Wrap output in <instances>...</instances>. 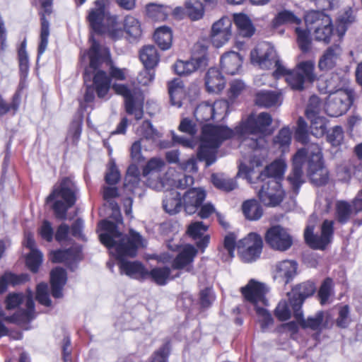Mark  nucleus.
I'll use <instances>...</instances> for the list:
<instances>
[{
  "label": "nucleus",
  "instance_id": "f257e3e1",
  "mask_svg": "<svg viewBox=\"0 0 362 362\" xmlns=\"http://www.w3.org/2000/svg\"><path fill=\"white\" fill-rule=\"evenodd\" d=\"M99 227L103 230L99 235L100 240L106 247L115 251V255L119 259V267L121 273L136 279L147 278L148 271L141 263L123 259L125 257H134L139 247L146 246V241L140 234L130 230L129 235H123L118 231L115 224L109 221H101Z\"/></svg>",
  "mask_w": 362,
  "mask_h": 362
},
{
  "label": "nucleus",
  "instance_id": "f03ea898",
  "mask_svg": "<svg viewBox=\"0 0 362 362\" xmlns=\"http://www.w3.org/2000/svg\"><path fill=\"white\" fill-rule=\"evenodd\" d=\"M91 46L88 50L89 66L85 70L84 81L86 83L93 75V86L86 85L84 101L91 103L95 98V91L100 98H104L110 88V78L101 69L104 65L109 66V74L112 78L124 81L126 79L127 70L120 69L111 64L110 51L100 46L92 37L90 38Z\"/></svg>",
  "mask_w": 362,
  "mask_h": 362
},
{
  "label": "nucleus",
  "instance_id": "7ed1b4c3",
  "mask_svg": "<svg viewBox=\"0 0 362 362\" xmlns=\"http://www.w3.org/2000/svg\"><path fill=\"white\" fill-rule=\"evenodd\" d=\"M251 62L263 69L275 67V78L285 76L286 81L293 90H301L305 81L313 82L317 76L315 73V62L313 59L299 62L294 69H287L279 59L274 47L269 42L259 43L250 53Z\"/></svg>",
  "mask_w": 362,
  "mask_h": 362
},
{
  "label": "nucleus",
  "instance_id": "20e7f679",
  "mask_svg": "<svg viewBox=\"0 0 362 362\" xmlns=\"http://www.w3.org/2000/svg\"><path fill=\"white\" fill-rule=\"evenodd\" d=\"M305 157L308 158V173L314 184L324 185L328 179L327 170L323 166L321 148L317 144H311L305 149L298 151L293 158V168L288 180L296 192L303 183L302 165Z\"/></svg>",
  "mask_w": 362,
  "mask_h": 362
},
{
  "label": "nucleus",
  "instance_id": "39448f33",
  "mask_svg": "<svg viewBox=\"0 0 362 362\" xmlns=\"http://www.w3.org/2000/svg\"><path fill=\"white\" fill-rule=\"evenodd\" d=\"M272 122V116L267 112L250 115L235 128V133L243 139V145L257 150L265 146L266 136L272 134L269 130Z\"/></svg>",
  "mask_w": 362,
  "mask_h": 362
},
{
  "label": "nucleus",
  "instance_id": "423d86ee",
  "mask_svg": "<svg viewBox=\"0 0 362 362\" xmlns=\"http://www.w3.org/2000/svg\"><path fill=\"white\" fill-rule=\"evenodd\" d=\"M235 134L233 131L225 126L206 124L202 127L201 144L197 153L198 158L204 160L206 166L215 163L216 149L221 143Z\"/></svg>",
  "mask_w": 362,
  "mask_h": 362
},
{
  "label": "nucleus",
  "instance_id": "0eeeda50",
  "mask_svg": "<svg viewBox=\"0 0 362 362\" xmlns=\"http://www.w3.org/2000/svg\"><path fill=\"white\" fill-rule=\"evenodd\" d=\"M268 291L266 284L253 279H250L245 286L240 288L244 299L253 305L263 330L273 323L271 314L264 308L268 305L265 296Z\"/></svg>",
  "mask_w": 362,
  "mask_h": 362
},
{
  "label": "nucleus",
  "instance_id": "6e6552de",
  "mask_svg": "<svg viewBox=\"0 0 362 362\" xmlns=\"http://www.w3.org/2000/svg\"><path fill=\"white\" fill-rule=\"evenodd\" d=\"M76 192L74 182L67 177L54 185L52 193L47 197V202L54 201L52 209L58 218H65L67 210L76 202Z\"/></svg>",
  "mask_w": 362,
  "mask_h": 362
},
{
  "label": "nucleus",
  "instance_id": "1a4fd4ad",
  "mask_svg": "<svg viewBox=\"0 0 362 362\" xmlns=\"http://www.w3.org/2000/svg\"><path fill=\"white\" fill-rule=\"evenodd\" d=\"M337 78V76H332L326 86V92L329 93V95L325 104V110L330 117H339L345 114L353 102L351 90L344 88L334 90V79Z\"/></svg>",
  "mask_w": 362,
  "mask_h": 362
},
{
  "label": "nucleus",
  "instance_id": "9d476101",
  "mask_svg": "<svg viewBox=\"0 0 362 362\" xmlns=\"http://www.w3.org/2000/svg\"><path fill=\"white\" fill-rule=\"evenodd\" d=\"M110 0H96L88 11L87 20L90 28L97 33L110 31L117 23V17L110 13Z\"/></svg>",
  "mask_w": 362,
  "mask_h": 362
},
{
  "label": "nucleus",
  "instance_id": "9b49d317",
  "mask_svg": "<svg viewBox=\"0 0 362 362\" xmlns=\"http://www.w3.org/2000/svg\"><path fill=\"white\" fill-rule=\"evenodd\" d=\"M25 303V309H20L13 316L6 317L8 322L25 323L32 320L35 317L34 301L31 293L26 296L21 293L9 294L6 300V308L13 309L18 305Z\"/></svg>",
  "mask_w": 362,
  "mask_h": 362
},
{
  "label": "nucleus",
  "instance_id": "f8f14e48",
  "mask_svg": "<svg viewBox=\"0 0 362 362\" xmlns=\"http://www.w3.org/2000/svg\"><path fill=\"white\" fill-rule=\"evenodd\" d=\"M112 89L117 94L124 98L127 112L129 115H133L136 119H141L144 114V97L141 90L121 83H114Z\"/></svg>",
  "mask_w": 362,
  "mask_h": 362
},
{
  "label": "nucleus",
  "instance_id": "ddd939ff",
  "mask_svg": "<svg viewBox=\"0 0 362 362\" xmlns=\"http://www.w3.org/2000/svg\"><path fill=\"white\" fill-rule=\"evenodd\" d=\"M305 23L314 30L316 40L329 42L333 29L330 17L322 12L311 11L305 16Z\"/></svg>",
  "mask_w": 362,
  "mask_h": 362
},
{
  "label": "nucleus",
  "instance_id": "4468645a",
  "mask_svg": "<svg viewBox=\"0 0 362 362\" xmlns=\"http://www.w3.org/2000/svg\"><path fill=\"white\" fill-rule=\"evenodd\" d=\"M194 182V178L190 175H182L175 168H170L162 179L158 180H148V185L156 190H170L174 188L185 189Z\"/></svg>",
  "mask_w": 362,
  "mask_h": 362
},
{
  "label": "nucleus",
  "instance_id": "2eb2a0df",
  "mask_svg": "<svg viewBox=\"0 0 362 362\" xmlns=\"http://www.w3.org/2000/svg\"><path fill=\"white\" fill-rule=\"evenodd\" d=\"M312 217L310 223L306 227L304 232V238L306 243L312 248L316 250H324L331 242L334 232V221L325 220L321 226L320 235L314 233V223H311Z\"/></svg>",
  "mask_w": 362,
  "mask_h": 362
},
{
  "label": "nucleus",
  "instance_id": "dca6fc26",
  "mask_svg": "<svg viewBox=\"0 0 362 362\" xmlns=\"http://www.w3.org/2000/svg\"><path fill=\"white\" fill-rule=\"evenodd\" d=\"M208 46L204 42H198L194 46V56L191 60H178L173 66L178 75H188L207 65L206 52Z\"/></svg>",
  "mask_w": 362,
  "mask_h": 362
},
{
  "label": "nucleus",
  "instance_id": "f3484780",
  "mask_svg": "<svg viewBox=\"0 0 362 362\" xmlns=\"http://www.w3.org/2000/svg\"><path fill=\"white\" fill-rule=\"evenodd\" d=\"M263 241L261 236L250 233L237 243V249L242 261L246 263L256 261L262 253Z\"/></svg>",
  "mask_w": 362,
  "mask_h": 362
},
{
  "label": "nucleus",
  "instance_id": "a211bd4d",
  "mask_svg": "<svg viewBox=\"0 0 362 362\" xmlns=\"http://www.w3.org/2000/svg\"><path fill=\"white\" fill-rule=\"evenodd\" d=\"M266 243L272 249L281 252L288 250L293 245V238L288 232L280 226L269 228L264 235Z\"/></svg>",
  "mask_w": 362,
  "mask_h": 362
},
{
  "label": "nucleus",
  "instance_id": "6ab92c4d",
  "mask_svg": "<svg viewBox=\"0 0 362 362\" xmlns=\"http://www.w3.org/2000/svg\"><path fill=\"white\" fill-rule=\"evenodd\" d=\"M264 182L258 192L259 199L268 206L279 205L284 196L281 183L275 179H269Z\"/></svg>",
  "mask_w": 362,
  "mask_h": 362
},
{
  "label": "nucleus",
  "instance_id": "aec40b11",
  "mask_svg": "<svg viewBox=\"0 0 362 362\" xmlns=\"http://www.w3.org/2000/svg\"><path fill=\"white\" fill-rule=\"evenodd\" d=\"M320 100L316 95H313L309 99V103L305 110V115L311 122V132L315 136H321L326 129L325 119L320 116Z\"/></svg>",
  "mask_w": 362,
  "mask_h": 362
},
{
  "label": "nucleus",
  "instance_id": "412c9836",
  "mask_svg": "<svg viewBox=\"0 0 362 362\" xmlns=\"http://www.w3.org/2000/svg\"><path fill=\"white\" fill-rule=\"evenodd\" d=\"M315 291V286L313 282L306 281L296 286L291 293L290 303L292 305L293 313L297 316H301V307L305 299L312 296Z\"/></svg>",
  "mask_w": 362,
  "mask_h": 362
},
{
  "label": "nucleus",
  "instance_id": "4be33fe9",
  "mask_svg": "<svg viewBox=\"0 0 362 362\" xmlns=\"http://www.w3.org/2000/svg\"><path fill=\"white\" fill-rule=\"evenodd\" d=\"M231 21L223 17L215 22L211 27V40L216 47H222L231 36Z\"/></svg>",
  "mask_w": 362,
  "mask_h": 362
},
{
  "label": "nucleus",
  "instance_id": "5701e85b",
  "mask_svg": "<svg viewBox=\"0 0 362 362\" xmlns=\"http://www.w3.org/2000/svg\"><path fill=\"white\" fill-rule=\"evenodd\" d=\"M353 208L346 201H337L335 204V217L338 222L344 224L349 220L352 212L357 214L362 211V189L352 202Z\"/></svg>",
  "mask_w": 362,
  "mask_h": 362
},
{
  "label": "nucleus",
  "instance_id": "b1692460",
  "mask_svg": "<svg viewBox=\"0 0 362 362\" xmlns=\"http://www.w3.org/2000/svg\"><path fill=\"white\" fill-rule=\"evenodd\" d=\"M293 315L303 328H308L315 331H320L324 328H327L331 321L329 313L324 311H318L315 315L308 317L306 320L303 318L302 310L301 316L298 317L295 313H293Z\"/></svg>",
  "mask_w": 362,
  "mask_h": 362
},
{
  "label": "nucleus",
  "instance_id": "393cba45",
  "mask_svg": "<svg viewBox=\"0 0 362 362\" xmlns=\"http://www.w3.org/2000/svg\"><path fill=\"white\" fill-rule=\"evenodd\" d=\"M343 49L339 44L329 46L321 55L318 62V68L321 71L333 69L341 61Z\"/></svg>",
  "mask_w": 362,
  "mask_h": 362
},
{
  "label": "nucleus",
  "instance_id": "a878e982",
  "mask_svg": "<svg viewBox=\"0 0 362 362\" xmlns=\"http://www.w3.org/2000/svg\"><path fill=\"white\" fill-rule=\"evenodd\" d=\"M197 250L192 245H185L173 262L172 267L175 269H185L187 272L193 270L192 262Z\"/></svg>",
  "mask_w": 362,
  "mask_h": 362
},
{
  "label": "nucleus",
  "instance_id": "bb28decb",
  "mask_svg": "<svg viewBox=\"0 0 362 362\" xmlns=\"http://www.w3.org/2000/svg\"><path fill=\"white\" fill-rule=\"evenodd\" d=\"M206 193L201 188H192L187 191L182 197V204L185 211L188 214L195 213L197 208L205 199Z\"/></svg>",
  "mask_w": 362,
  "mask_h": 362
},
{
  "label": "nucleus",
  "instance_id": "cd10ccee",
  "mask_svg": "<svg viewBox=\"0 0 362 362\" xmlns=\"http://www.w3.org/2000/svg\"><path fill=\"white\" fill-rule=\"evenodd\" d=\"M297 263L293 260H284L275 266L274 278L279 281L288 283L296 274Z\"/></svg>",
  "mask_w": 362,
  "mask_h": 362
},
{
  "label": "nucleus",
  "instance_id": "c85d7f7f",
  "mask_svg": "<svg viewBox=\"0 0 362 362\" xmlns=\"http://www.w3.org/2000/svg\"><path fill=\"white\" fill-rule=\"evenodd\" d=\"M205 85L208 92L216 93L223 89L226 80L218 69L210 68L206 74Z\"/></svg>",
  "mask_w": 362,
  "mask_h": 362
},
{
  "label": "nucleus",
  "instance_id": "c756f323",
  "mask_svg": "<svg viewBox=\"0 0 362 362\" xmlns=\"http://www.w3.org/2000/svg\"><path fill=\"white\" fill-rule=\"evenodd\" d=\"M243 58L235 52L225 53L221 59L222 69L228 74H238L241 68Z\"/></svg>",
  "mask_w": 362,
  "mask_h": 362
},
{
  "label": "nucleus",
  "instance_id": "7c9ffc66",
  "mask_svg": "<svg viewBox=\"0 0 362 362\" xmlns=\"http://www.w3.org/2000/svg\"><path fill=\"white\" fill-rule=\"evenodd\" d=\"M52 295L54 298L62 296V288L66 282V271L60 267H56L50 273Z\"/></svg>",
  "mask_w": 362,
  "mask_h": 362
},
{
  "label": "nucleus",
  "instance_id": "2f4dec72",
  "mask_svg": "<svg viewBox=\"0 0 362 362\" xmlns=\"http://www.w3.org/2000/svg\"><path fill=\"white\" fill-rule=\"evenodd\" d=\"M165 191V198L163 201V209L169 214H175L183 207L180 194L175 189Z\"/></svg>",
  "mask_w": 362,
  "mask_h": 362
},
{
  "label": "nucleus",
  "instance_id": "473e14b6",
  "mask_svg": "<svg viewBox=\"0 0 362 362\" xmlns=\"http://www.w3.org/2000/svg\"><path fill=\"white\" fill-rule=\"evenodd\" d=\"M286 165L281 160H275L269 165L267 166L265 170L257 177L260 182H265L269 179L278 180L282 177L285 170Z\"/></svg>",
  "mask_w": 362,
  "mask_h": 362
},
{
  "label": "nucleus",
  "instance_id": "72a5a7b5",
  "mask_svg": "<svg viewBox=\"0 0 362 362\" xmlns=\"http://www.w3.org/2000/svg\"><path fill=\"white\" fill-rule=\"evenodd\" d=\"M168 93L170 103L177 107L182 106V100L185 95L182 82L180 79H175L168 83Z\"/></svg>",
  "mask_w": 362,
  "mask_h": 362
},
{
  "label": "nucleus",
  "instance_id": "f704fd0d",
  "mask_svg": "<svg viewBox=\"0 0 362 362\" xmlns=\"http://www.w3.org/2000/svg\"><path fill=\"white\" fill-rule=\"evenodd\" d=\"M139 57L144 67L153 69L159 62V55L153 45L144 46L140 51Z\"/></svg>",
  "mask_w": 362,
  "mask_h": 362
},
{
  "label": "nucleus",
  "instance_id": "c9c22d12",
  "mask_svg": "<svg viewBox=\"0 0 362 362\" xmlns=\"http://www.w3.org/2000/svg\"><path fill=\"white\" fill-rule=\"evenodd\" d=\"M170 272V269L167 267H156L148 272V276L157 284L163 286L166 284L168 280L180 277L181 274V272H178L176 274L171 276Z\"/></svg>",
  "mask_w": 362,
  "mask_h": 362
},
{
  "label": "nucleus",
  "instance_id": "e433bc0d",
  "mask_svg": "<svg viewBox=\"0 0 362 362\" xmlns=\"http://www.w3.org/2000/svg\"><path fill=\"white\" fill-rule=\"evenodd\" d=\"M255 103L257 105L264 107L280 105L281 94L272 91H261L257 94Z\"/></svg>",
  "mask_w": 362,
  "mask_h": 362
},
{
  "label": "nucleus",
  "instance_id": "4c0bfd02",
  "mask_svg": "<svg viewBox=\"0 0 362 362\" xmlns=\"http://www.w3.org/2000/svg\"><path fill=\"white\" fill-rule=\"evenodd\" d=\"M354 21L352 10L346 8L339 13L337 18V33L341 40L346 31L347 25Z\"/></svg>",
  "mask_w": 362,
  "mask_h": 362
},
{
  "label": "nucleus",
  "instance_id": "58836bf2",
  "mask_svg": "<svg viewBox=\"0 0 362 362\" xmlns=\"http://www.w3.org/2000/svg\"><path fill=\"white\" fill-rule=\"evenodd\" d=\"M243 212L245 218L250 221L259 219L262 216V209L255 199L245 201L242 206Z\"/></svg>",
  "mask_w": 362,
  "mask_h": 362
},
{
  "label": "nucleus",
  "instance_id": "ea45409f",
  "mask_svg": "<svg viewBox=\"0 0 362 362\" xmlns=\"http://www.w3.org/2000/svg\"><path fill=\"white\" fill-rule=\"evenodd\" d=\"M154 39L158 45L163 50L171 47L173 34L168 27L163 26L157 28L154 33Z\"/></svg>",
  "mask_w": 362,
  "mask_h": 362
},
{
  "label": "nucleus",
  "instance_id": "a19ab883",
  "mask_svg": "<svg viewBox=\"0 0 362 362\" xmlns=\"http://www.w3.org/2000/svg\"><path fill=\"white\" fill-rule=\"evenodd\" d=\"M171 13V7L157 4H149L146 6V13L155 21H164Z\"/></svg>",
  "mask_w": 362,
  "mask_h": 362
},
{
  "label": "nucleus",
  "instance_id": "79ce46f5",
  "mask_svg": "<svg viewBox=\"0 0 362 362\" xmlns=\"http://www.w3.org/2000/svg\"><path fill=\"white\" fill-rule=\"evenodd\" d=\"M234 21L238 29V33L240 35L248 37L253 35L255 28L250 20L246 15H235L234 17Z\"/></svg>",
  "mask_w": 362,
  "mask_h": 362
},
{
  "label": "nucleus",
  "instance_id": "37998d69",
  "mask_svg": "<svg viewBox=\"0 0 362 362\" xmlns=\"http://www.w3.org/2000/svg\"><path fill=\"white\" fill-rule=\"evenodd\" d=\"M211 181L216 187L225 192L232 191L238 187L234 179L222 174H213Z\"/></svg>",
  "mask_w": 362,
  "mask_h": 362
},
{
  "label": "nucleus",
  "instance_id": "c03bdc74",
  "mask_svg": "<svg viewBox=\"0 0 362 362\" xmlns=\"http://www.w3.org/2000/svg\"><path fill=\"white\" fill-rule=\"evenodd\" d=\"M185 8L192 21L201 19L204 13V5L199 0H187L185 3Z\"/></svg>",
  "mask_w": 362,
  "mask_h": 362
},
{
  "label": "nucleus",
  "instance_id": "a18cd8bd",
  "mask_svg": "<svg viewBox=\"0 0 362 362\" xmlns=\"http://www.w3.org/2000/svg\"><path fill=\"white\" fill-rule=\"evenodd\" d=\"M137 133L143 137V140L146 139L153 142L157 141L162 136V134L155 129L149 121L143 122Z\"/></svg>",
  "mask_w": 362,
  "mask_h": 362
},
{
  "label": "nucleus",
  "instance_id": "49530a36",
  "mask_svg": "<svg viewBox=\"0 0 362 362\" xmlns=\"http://www.w3.org/2000/svg\"><path fill=\"white\" fill-rule=\"evenodd\" d=\"M306 28L296 26L295 31L297 35V42L300 49L303 52H307L310 49L311 38L310 30L306 25Z\"/></svg>",
  "mask_w": 362,
  "mask_h": 362
},
{
  "label": "nucleus",
  "instance_id": "de8ad7c7",
  "mask_svg": "<svg viewBox=\"0 0 362 362\" xmlns=\"http://www.w3.org/2000/svg\"><path fill=\"white\" fill-rule=\"evenodd\" d=\"M28 280L26 274L16 275L11 272H6L0 278V293L4 292L9 285L16 286Z\"/></svg>",
  "mask_w": 362,
  "mask_h": 362
},
{
  "label": "nucleus",
  "instance_id": "09e8293b",
  "mask_svg": "<svg viewBox=\"0 0 362 362\" xmlns=\"http://www.w3.org/2000/svg\"><path fill=\"white\" fill-rule=\"evenodd\" d=\"M165 158L170 163L178 164L180 168L183 170H196V163L194 159L189 158L187 160L180 162V152L177 150H172L166 152Z\"/></svg>",
  "mask_w": 362,
  "mask_h": 362
},
{
  "label": "nucleus",
  "instance_id": "8fccbe9b",
  "mask_svg": "<svg viewBox=\"0 0 362 362\" xmlns=\"http://www.w3.org/2000/svg\"><path fill=\"white\" fill-rule=\"evenodd\" d=\"M194 116L197 121L206 122L215 117L214 108L212 103L203 102L200 103L194 111Z\"/></svg>",
  "mask_w": 362,
  "mask_h": 362
},
{
  "label": "nucleus",
  "instance_id": "3c124183",
  "mask_svg": "<svg viewBox=\"0 0 362 362\" xmlns=\"http://www.w3.org/2000/svg\"><path fill=\"white\" fill-rule=\"evenodd\" d=\"M301 20L294 15V13L288 10H284L277 13L273 20V25L277 27L282 24L290 23L299 25Z\"/></svg>",
  "mask_w": 362,
  "mask_h": 362
},
{
  "label": "nucleus",
  "instance_id": "603ef678",
  "mask_svg": "<svg viewBox=\"0 0 362 362\" xmlns=\"http://www.w3.org/2000/svg\"><path fill=\"white\" fill-rule=\"evenodd\" d=\"M124 28L127 33L134 38L139 37L141 35V24L134 16H127L125 18Z\"/></svg>",
  "mask_w": 362,
  "mask_h": 362
},
{
  "label": "nucleus",
  "instance_id": "864d4df0",
  "mask_svg": "<svg viewBox=\"0 0 362 362\" xmlns=\"http://www.w3.org/2000/svg\"><path fill=\"white\" fill-rule=\"evenodd\" d=\"M77 258L78 254L72 249L54 251L51 255V260L55 263H67L69 261H76Z\"/></svg>",
  "mask_w": 362,
  "mask_h": 362
},
{
  "label": "nucleus",
  "instance_id": "5fc2aeb1",
  "mask_svg": "<svg viewBox=\"0 0 362 362\" xmlns=\"http://www.w3.org/2000/svg\"><path fill=\"white\" fill-rule=\"evenodd\" d=\"M139 171L134 165H130L127 169L125 177L124 187L129 191L134 192V189L139 183Z\"/></svg>",
  "mask_w": 362,
  "mask_h": 362
},
{
  "label": "nucleus",
  "instance_id": "6e6d98bb",
  "mask_svg": "<svg viewBox=\"0 0 362 362\" xmlns=\"http://www.w3.org/2000/svg\"><path fill=\"white\" fill-rule=\"evenodd\" d=\"M40 41L38 47V57L46 50L48 45V37L49 35V25L48 21L44 16L41 18Z\"/></svg>",
  "mask_w": 362,
  "mask_h": 362
},
{
  "label": "nucleus",
  "instance_id": "4d7b16f0",
  "mask_svg": "<svg viewBox=\"0 0 362 362\" xmlns=\"http://www.w3.org/2000/svg\"><path fill=\"white\" fill-rule=\"evenodd\" d=\"M333 295V283L332 280L329 278L326 279L322 284L318 296L322 305L330 303L329 298Z\"/></svg>",
  "mask_w": 362,
  "mask_h": 362
},
{
  "label": "nucleus",
  "instance_id": "13d9d810",
  "mask_svg": "<svg viewBox=\"0 0 362 362\" xmlns=\"http://www.w3.org/2000/svg\"><path fill=\"white\" fill-rule=\"evenodd\" d=\"M20 103L21 96L18 93L14 94L10 104H8L0 95V116L6 115L9 111H13L15 114L19 108Z\"/></svg>",
  "mask_w": 362,
  "mask_h": 362
},
{
  "label": "nucleus",
  "instance_id": "bf43d9fd",
  "mask_svg": "<svg viewBox=\"0 0 362 362\" xmlns=\"http://www.w3.org/2000/svg\"><path fill=\"white\" fill-rule=\"evenodd\" d=\"M291 141V131L288 127L282 128L274 137V142L278 145L282 151H284Z\"/></svg>",
  "mask_w": 362,
  "mask_h": 362
},
{
  "label": "nucleus",
  "instance_id": "052dcab7",
  "mask_svg": "<svg viewBox=\"0 0 362 362\" xmlns=\"http://www.w3.org/2000/svg\"><path fill=\"white\" fill-rule=\"evenodd\" d=\"M164 165V161L158 158H151L146 164V167L144 169L143 174L144 176H147L151 175V179L152 177H158L157 171L159 170Z\"/></svg>",
  "mask_w": 362,
  "mask_h": 362
},
{
  "label": "nucleus",
  "instance_id": "680f3d73",
  "mask_svg": "<svg viewBox=\"0 0 362 362\" xmlns=\"http://www.w3.org/2000/svg\"><path fill=\"white\" fill-rule=\"evenodd\" d=\"M42 262V254L38 250L30 251L26 258V264L33 272H36Z\"/></svg>",
  "mask_w": 362,
  "mask_h": 362
},
{
  "label": "nucleus",
  "instance_id": "e2e57ef3",
  "mask_svg": "<svg viewBox=\"0 0 362 362\" xmlns=\"http://www.w3.org/2000/svg\"><path fill=\"white\" fill-rule=\"evenodd\" d=\"M292 307L291 303L286 300H281L275 309V315L281 321H285L290 318L291 311L290 306Z\"/></svg>",
  "mask_w": 362,
  "mask_h": 362
},
{
  "label": "nucleus",
  "instance_id": "0e129e2a",
  "mask_svg": "<svg viewBox=\"0 0 362 362\" xmlns=\"http://www.w3.org/2000/svg\"><path fill=\"white\" fill-rule=\"evenodd\" d=\"M18 58L21 81H23L26 78L29 71V60L26 50L20 49L18 51Z\"/></svg>",
  "mask_w": 362,
  "mask_h": 362
},
{
  "label": "nucleus",
  "instance_id": "69168bd1",
  "mask_svg": "<svg viewBox=\"0 0 362 362\" xmlns=\"http://www.w3.org/2000/svg\"><path fill=\"white\" fill-rule=\"evenodd\" d=\"M155 72L151 68L143 69L136 77L138 84L145 86H148L154 79Z\"/></svg>",
  "mask_w": 362,
  "mask_h": 362
},
{
  "label": "nucleus",
  "instance_id": "338daca9",
  "mask_svg": "<svg viewBox=\"0 0 362 362\" xmlns=\"http://www.w3.org/2000/svg\"><path fill=\"white\" fill-rule=\"evenodd\" d=\"M47 284L41 283L37 286L36 298L40 303L45 306L51 305V300L48 294Z\"/></svg>",
  "mask_w": 362,
  "mask_h": 362
},
{
  "label": "nucleus",
  "instance_id": "774afa93",
  "mask_svg": "<svg viewBox=\"0 0 362 362\" xmlns=\"http://www.w3.org/2000/svg\"><path fill=\"white\" fill-rule=\"evenodd\" d=\"M207 229V225L204 224L203 222L197 221L189 226L187 232L192 238H197L202 236Z\"/></svg>",
  "mask_w": 362,
  "mask_h": 362
}]
</instances>
